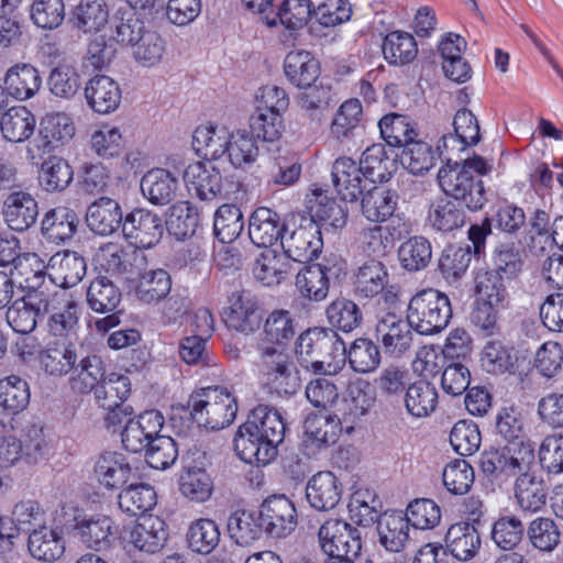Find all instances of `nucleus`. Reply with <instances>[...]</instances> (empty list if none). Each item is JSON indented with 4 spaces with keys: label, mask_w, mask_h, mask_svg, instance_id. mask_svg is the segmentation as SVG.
Returning a JSON list of instances; mask_svg holds the SVG:
<instances>
[{
    "label": "nucleus",
    "mask_w": 563,
    "mask_h": 563,
    "mask_svg": "<svg viewBox=\"0 0 563 563\" xmlns=\"http://www.w3.org/2000/svg\"><path fill=\"white\" fill-rule=\"evenodd\" d=\"M406 317L418 334H438L452 318L451 301L446 294L438 289H421L409 299Z\"/></svg>",
    "instance_id": "obj_7"
},
{
    "label": "nucleus",
    "mask_w": 563,
    "mask_h": 563,
    "mask_svg": "<svg viewBox=\"0 0 563 563\" xmlns=\"http://www.w3.org/2000/svg\"><path fill=\"white\" fill-rule=\"evenodd\" d=\"M243 228V213L238 206L224 203L214 212L213 234L221 243H231L236 240Z\"/></svg>",
    "instance_id": "obj_63"
},
{
    "label": "nucleus",
    "mask_w": 563,
    "mask_h": 563,
    "mask_svg": "<svg viewBox=\"0 0 563 563\" xmlns=\"http://www.w3.org/2000/svg\"><path fill=\"white\" fill-rule=\"evenodd\" d=\"M385 60L393 66L410 64L418 54V46L415 37L404 31L388 33L382 44Z\"/></svg>",
    "instance_id": "obj_53"
},
{
    "label": "nucleus",
    "mask_w": 563,
    "mask_h": 563,
    "mask_svg": "<svg viewBox=\"0 0 563 563\" xmlns=\"http://www.w3.org/2000/svg\"><path fill=\"white\" fill-rule=\"evenodd\" d=\"M168 532L166 523L156 516H144L130 532V542L140 551L157 553L166 544Z\"/></svg>",
    "instance_id": "obj_30"
},
{
    "label": "nucleus",
    "mask_w": 563,
    "mask_h": 563,
    "mask_svg": "<svg viewBox=\"0 0 563 563\" xmlns=\"http://www.w3.org/2000/svg\"><path fill=\"white\" fill-rule=\"evenodd\" d=\"M75 126L69 117L63 113L47 115L41 123L38 136L33 144L41 154L53 151L58 144H64L73 139Z\"/></svg>",
    "instance_id": "obj_32"
},
{
    "label": "nucleus",
    "mask_w": 563,
    "mask_h": 563,
    "mask_svg": "<svg viewBox=\"0 0 563 563\" xmlns=\"http://www.w3.org/2000/svg\"><path fill=\"white\" fill-rule=\"evenodd\" d=\"M106 376V366L101 356L88 354L74 365L70 387L77 393L87 394L95 390Z\"/></svg>",
    "instance_id": "obj_38"
},
{
    "label": "nucleus",
    "mask_w": 563,
    "mask_h": 563,
    "mask_svg": "<svg viewBox=\"0 0 563 563\" xmlns=\"http://www.w3.org/2000/svg\"><path fill=\"white\" fill-rule=\"evenodd\" d=\"M410 526L401 514H383L377 523L379 543L389 552H400L409 541Z\"/></svg>",
    "instance_id": "obj_43"
},
{
    "label": "nucleus",
    "mask_w": 563,
    "mask_h": 563,
    "mask_svg": "<svg viewBox=\"0 0 563 563\" xmlns=\"http://www.w3.org/2000/svg\"><path fill=\"white\" fill-rule=\"evenodd\" d=\"M79 222V217L73 209L58 206L45 213L41 231L48 241L58 244L74 236Z\"/></svg>",
    "instance_id": "obj_34"
},
{
    "label": "nucleus",
    "mask_w": 563,
    "mask_h": 563,
    "mask_svg": "<svg viewBox=\"0 0 563 563\" xmlns=\"http://www.w3.org/2000/svg\"><path fill=\"white\" fill-rule=\"evenodd\" d=\"M438 405L435 387L426 380H418L407 388L405 406L407 411L417 418L428 417Z\"/></svg>",
    "instance_id": "obj_60"
},
{
    "label": "nucleus",
    "mask_w": 563,
    "mask_h": 563,
    "mask_svg": "<svg viewBox=\"0 0 563 563\" xmlns=\"http://www.w3.org/2000/svg\"><path fill=\"white\" fill-rule=\"evenodd\" d=\"M354 291L366 299L380 297L387 306H395L399 301L400 287L390 283L388 268L377 260L366 261L353 275Z\"/></svg>",
    "instance_id": "obj_11"
},
{
    "label": "nucleus",
    "mask_w": 563,
    "mask_h": 563,
    "mask_svg": "<svg viewBox=\"0 0 563 563\" xmlns=\"http://www.w3.org/2000/svg\"><path fill=\"white\" fill-rule=\"evenodd\" d=\"M284 73L295 87H310L320 75V64L308 51H291L285 57Z\"/></svg>",
    "instance_id": "obj_35"
},
{
    "label": "nucleus",
    "mask_w": 563,
    "mask_h": 563,
    "mask_svg": "<svg viewBox=\"0 0 563 563\" xmlns=\"http://www.w3.org/2000/svg\"><path fill=\"white\" fill-rule=\"evenodd\" d=\"M280 245L288 261L307 264L318 257L323 246L319 224L313 217L291 214L289 230L282 236Z\"/></svg>",
    "instance_id": "obj_10"
},
{
    "label": "nucleus",
    "mask_w": 563,
    "mask_h": 563,
    "mask_svg": "<svg viewBox=\"0 0 563 563\" xmlns=\"http://www.w3.org/2000/svg\"><path fill=\"white\" fill-rule=\"evenodd\" d=\"M374 397L371 394L369 383L364 379H356L347 387V398H344L341 408V420L346 423L347 431L353 430V423L363 417L374 405Z\"/></svg>",
    "instance_id": "obj_36"
},
{
    "label": "nucleus",
    "mask_w": 563,
    "mask_h": 563,
    "mask_svg": "<svg viewBox=\"0 0 563 563\" xmlns=\"http://www.w3.org/2000/svg\"><path fill=\"white\" fill-rule=\"evenodd\" d=\"M123 221L119 202L108 197L93 201L86 212L88 228L99 235H111L122 227Z\"/></svg>",
    "instance_id": "obj_29"
},
{
    "label": "nucleus",
    "mask_w": 563,
    "mask_h": 563,
    "mask_svg": "<svg viewBox=\"0 0 563 563\" xmlns=\"http://www.w3.org/2000/svg\"><path fill=\"white\" fill-rule=\"evenodd\" d=\"M2 216L8 227L16 232L30 229L38 216L36 200L31 194L19 190L7 196L2 205Z\"/></svg>",
    "instance_id": "obj_23"
},
{
    "label": "nucleus",
    "mask_w": 563,
    "mask_h": 563,
    "mask_svg": "<svg viewBox=\"0 0 563 563\" xmlns=\"http://www.w3.org/2000/svg\"><path fill=\"white\" fill-rule=\"evenodd\" d=\"M85 98L93 112L108 114L118 109L121 102V89L109 76L96 75L86 84Z\"/></svg>",
    "instance_id": "obj_27"
},
{
    "label": "nucleus",
    "mask_w": 563,
    "mask_h": 563,
    "mask_svg": "<svg viewBox=\"0 0 563 563\" xmlns=\"http://www.w3.org/2000/svg\"><path fill=\"white\" fill-rule=\"evenodd\" d=\"M221 532L217 522L208 518L192 521L187 530L188 547L192 552L207 555L220 543Z\"/></svg>",
    "instance_id": "obj_58"
},
{
    "label": "nucleus",
    "mask_w": 563,
    "mask_h": 563,
    "mask_svg": "<svg viewBox=\"0 0 563 563\" xmlns=\"http://www.w3.org/2000/svg\"><path fill=\"white\" fill-rule=\"evenodd\" d=\"M187 408L190 419L199 428L212 431L229 427L238 412L235 397L221 386L207 387L191 394Z\"/></svg>",
    "instance_id": "obj_5"
},
{
    "label": "nucleus",
    "mask_w": 563,
    "mask_h": 563,
    "mask_svg": "<svg viewBox=\"0 0 563 563\" xmlns=\"http://www.w3.org/2000/svg\"><path fill=\"white\" fill-rule=\"evenodd\" d=\"M428 219L434 230L452 232L465 224L466 214L461 206L445 196L435 199L431 203Z\"/></svg>",
    "instance_id": "obj_51"
},
{
    "label": "nucleus",
    "mask_w": 563,
    "mask_h": 563,
    "mask_svg": "<svg viewBox=\"0 0 563 563\" xmlns=\"http://www.w3.org/2000/svg\"><path fill=\"white\" fill-rule=\"evenodd\" d=\"M319 545L327 560L358 558L362 550L361 532L340 519H329L318 532Z\"/></svg>",
    "instance_id": "obj_12"
},
{
    "label": "nucleus",
    "mask_w": 563,
    "mask_h": 563,
    "mask_svg": "<svg viewBox=\"0 0 563 563\" xmlns=\"http://www.w3.org/2000/svg\"><path fill=\"white\" fill-rule=\"evenodd\" d=\"M184 179L200 200H212L222 191V176L211 163L197 162L189 165Z\"/></svg>",
    "instance_id": "obj_31"
},
{
    "label": "nucleus",
    "mask_w": 563,
    "mask_h": 563,
    "mask_svg": "<svg viewBox=\"0 0 563 563\" xmlns=\"http://www.w3.org/2000/svg\"><path fill=\"white\" fill-rule=\"evenodd\" d=\"M291 266L284 254L266 250L256 257L253 264V275L264 286L280 284L290 273Z\"/></svg>",
    "instance_id": "obj_49"
},
{
    "label": "nucleus",
    "mask_w": 563,
    "mask_h": 563,
    "mask_svg": "<svg viewBox=\"0 0 563 563\" xmlns=\"http://www.w3.org/2000/svg\"><path fill=\"white\" fill-rule=\"evenodd\" d=\"M108 41L132 49L143 66L156 65L165 52V42L148 21L128 8H119L109 20Z\"/></svg>",
    "instance_id": "obj_3"
},
{
    "label": "nucleus",
    "mask_w": 563,
    "mask_h": 563,
    "mask_svg": "<svg viewBox=\"0 0 563 563\" xmlns=\"http://www.w3.org/2000/svg\"><path fill=\"white\" fill-rule=\"evenodd\" d=\"M230 538L241 547H249L265 532L257 511L238 510L227 523Z\"/></svg>",
    "instance_id": "obj_55"
},
{
    "label": "nucleus",
    "mask_w": 563,
    "mask_h": 563,
    "mask_svg": "<svg viewBox=\"0 0 563 563\" xmlns=\"http://www.w3.org/2000/svg\"><path fill=\"white\" fill-rule=\"evenodd\" d=\"M47 87L52 96L60 100H73L81 89V76L70 64H58L47 77Z\"/></svg>",
    "instance_id": "obj_57"
},
{
    "label": "nucleus",
    "mask_w": 563,
    "mask_h": 563,
    "mask_svg": "<svg viewBox=\"0 0 563 563\" xmlns=\"http://www.w3.org/2000/svg\"><path fill=\"white\" fill-rule=\"evenodd\" d=\"M86 298L92 311L107 314L96 322L99 331H108L119 324L120 320L114 311L121 302L122 295L112 280L104 276L95 278L87 289Z\"/></svg>",
    "instance_id": "obj_17"
},
{
    "label": "nucleus",
    "mask_w": 563,
    "mask_h": 563,
    "mask_svg": "<svg viewBox=\"0 0 563 563\" xmlns=\"http://www.w3.org/2000/svg\"><path fill=\"white\" fill-rule=\"evenodd\" d=\"M409 233V229L400 219H393L386 225H376L365 233L367 251L376 256L386 255L395 245Z\"/></svg>",
    "instance_id": "obj_56"
},
{
    "label": "nucleus",
    "mask_w": 563,
    "mask_h": 563,
    "mask_svg": "<svg viewBox=\"0 0 563 563\" xmlns=\"http://www.w3.org/2000/svg\"><path fill=\"white\" fill-rule=\"evenodd\" d=\"M123 236L137 251L155 246L164 233L162 218L146 209H134L122 223Z\"/></svg>",
    "instance_id": "obj_14"
},
{
    "label": "nucleus",
    "mask_w": 563,
    "mask_h": 563,
    "mask_svg": "<svg viewBox=\"0 0 563 563\" xmlns=\"http://www.w3.org/2000/svg\"><path fill=\"white\" fill-rule=\"evenodd\" d=\"M343 423L336 412L308 418L299 446L300 452L309 459L318 457L338 442Z\"/></svg>",
    "instance_id": "obj_13"
},
{
    "label": "nucleus",
    "mask_w": 563,
    "mask_h": 563,
    "mask_svg": "<svg viewBox=\"0 0 563 563\" xmlns=\"http://www.w3.org/2000/svg\"><path fill=\"white\" fill-rule=\"evenodd\" d=\"M75 529L84 544L96 551L110 547L113 537V522L110 517L97 515L76 519Z\"/></svg>",
    "instance_id": "obj_40"
},
{
    "label": "nucleus",
    "mask_w": 563,
    "mask_h": 563,
    "mask_svg": "<svg viewBox=\"0 0 563 563\" xmlns=\"http://www.w3.org/2000/svg\"><path fill=\"white\" fill-rule=\"evenodd\" d=\"M481 467L483 473L498 482L516 477L515 497L522 511L538 512L547 505L544 482L536 476L532 445L490 446L481 455Z\"/></svg>",
    "instance_id": "obj_1"
},
{
    "label": "nucleus",
    "mask_w": 563,
    "mask_h": 563,
    "mask_svg": "<svg viewBox=\"0 0 563 563\" xmlns=\"http://www.w3.org/2000/svg\"><path fill=\"white\" fill-rule=\"evenodd\" d=\"M341 357L349 362L354 372L361 374L374 372L382 361L379 346L368 338L355 339L349 347L345 346Z\"/></svg>",
    "instance_id": "obj_48"
},
{
    "label": "nucleus",
    "mask_w": 563,
    "mask_h": 563,
    "mask_svg": "<svg viewBox=\"0 0 563 563\" xmlns=\"http://www.w3.org/2000/svg\"><path fill=\"white\" fill-rule=\"evenodd\" d=\"M52 284L41 269L25 278L27 294L15 300L5 313L7 322L14 332L29 334L36 328L38 317L49 309L48 290Z\"/></svg>",
    "instance_id": "obj_6"
},
{
    "label": "nucleus",
    "mask_w": 563,
    "mask_h": 563,
    "mask_svg": "<svg viewBox=\"0 0 563 563\" xmlns=\"http://www.w3.org/2000/svg\"><path fill=\"white\" fill-rule=\"evenodd\" d=\"M444 541L448 552L462 562L475 558L482 545L476 526L467 521L452 525L445 533Z\"/></svg>",
    "instance_id": "obj_28"
},
{
    "label": "nucleus",
    "mask_w": 563,
    "mask_h": 563,
    "mask_svg": "<svg viewBox=\"0 0 563 563\" xmlns=\"http://www.w3.org/2000/svg\"><path fill=\"white\" fill-rule=\"evenodd\" d=\"M141 190L148 201L156 206H165L176 197L179 183L167 169L154 168L141 179Z\"/></svg>",
    "instance_id": "obj_33"
},
{
    "label": "nucleus",
    "mask_w": 563,
    "mask_h": 563,
    "mask_svg": "<svg viewBox=\"0 0 563 563\" xmlns=\"http://www.w3.org/2000/svg\"><path fill=\"white\" fill-rule=\"evenodd\" d=\"M256 139L245 130L230 132L227 155L235 168H246L253 165L258 157Z\"/></svg>",
    "instance_id": "obj_61"
},
{
    "label": "nucleus",
    "mask_w": 563,
    "mask_h": 563,
    "mask_svg": "<svg viewBox=\"0 0 563 563\" xmlns=\"http://www.w3.org/2000/svg\"><path fill=\"white\" fill-rule=\"evenodd\" d=\"M164 426L163 415L155 409L140 413L130 420L121 431L123 448L132 453L143 452Z\"/></svg>",
    "instance_id": "obj_19"
},
{
    "label": "nucleus",
    "mask_w": 563,
    "mask_h": 563,
    "mask_svg": "<svg viewBox=\"0 0 563 563\" xmlns=\"http://www.w3.org/2000/svg\"><path fill=\"white\" fill-rule=\"evenodd\" d=\"M230 131L225 126H199L192 135V146L198 155L214 161L227 154Z\"/></svg>",
    "instance_id": "obj_42"
},
{
    "label": "nucleus",
    "mask_w": 563,
    "mask_h": 563,
    "mask_svg": "<svg viewBox=\"0 0 563 563\" xmlns=\"http://www.w3.org/2000/svg\"><path fill=\"white\" fill-rule=\"evenodd\" d=\"M36 120L34 114L23 106H16L3 112L0 130L9 142H24L34 133Z\"/></svg>",
    "instance_id": "obj_46"
},
{
    "label": "nucleus",
    "mask_w": 563,
    "mask_h": 563,
    "mask_svg": "<svg viewBox=\"0 0 563 563\" xmlns=\"http://www.w3.org/2000/svg\"><path fill=\"white\" fill-rule=\"evenodd\" d=\"M225 323L238 332L250 334L261 325L258 305L250 291L235 289L228 296Z\"/></svg>",
    "instance_id": "obj_21"
},
{
    "label": "nucleus",
    "mask_w": 563,
    "mask_h": 563,
    "mask_svg": "<svg viewBox=\"0 0 563 563\" xmlns=\"http://www.w3.org/2000/svg\"><path fill=\"white\" fill-rule=\"evenodd\" d=\"M285 433L286 422L282 413L274 407L260 404L239 427L234 450L245 463L267 465L278 455L277 448L284 441Z\"/></svg>",
    "instance_id": "obj_2"
},
{
    "label": "nucleus",
    "mask_w": 563,
    "mask_h": 563,
    "mask_svg": "<svg viewBox=\"0 0 563 563\" xmlns=\"http://www.w3.org/2000/svg\"><path fill=\"white\" fill-rule=\"evenodd\" d=\"M110 18L104 0H79L70 13L74 27L84 33L99 32Z\"/></svg>",
    "instance_id": "obj_39"
},
{
    "label": "nucleus",
    "mask_w": 563,
    "mask_h": 563,
    "mask_svg": "<svg viewBox=\"0 0 563 563\" xmlns=\"http://www.w3.org/2000/svg\"><path fill=\"white\" fill-rule=\"evenodd\" d=\"M3 87L9 96L24 101L33 98L42 87L38 69L29 63H18L4 74Z\"/></svg>",
    "instance_id": "obj_26"
},
{
    "label": "nucleus",
    "mask_w": 563,
    "mask_h": 563,
    "mask_svg": "<svg viewBox=\"0 0 563 563\" xmlns=\"http://www.w3.org/2000/svg\"><path fill=\"white\" fill-rule=\"evenodd\" d=\"M118 504L129 516L143 515L156 505V493L148 484H132L119 494Z\"/></svg>",
    "instance_id": "obj_64"
},
{
    "label": "nucleus",
    "mask_w": 563,
    "mask_h": 563,
    "mask_svg": "<svg viewBox=\"0 0 563 563\" xmlns=\"http://www.w3.org/2000/svg\"><path fill=\"white\" fill-rule=\"evenodd\" d=\"M342 484L330 471L314 474L306 486V498L309 505L319 511H329L340 503Z\"/></svg>",
    "instance_id": "obj_24"
},
{
    "label": "nucleus",
    "mask_w": 563,
    "mask_h": 563,
    "mask_svg": "<svg viewBox=\"0 0 563 563\" xmlns=\"http://www.w3.org/2000/svg\"><path fill=\"white\" fill-rule=\"evenodd\" d=\"M358 165L365 181L386 183L391 177L395 161L389 157L385 145L373 144L363 152Z\"/></svg>",
    "instance_id": "obj_45"
},
{
    "label": "nucleus",
    "mask_w": 563,
    "mask_h": 563,
    "mask_svg": "<svg viewBox=\"0 0 563 563\" xmlns=\"http://www.w3.org/2000/svg\"><path fill=\"white\" fill-rule=\"evenodd\" d=\"M49 309L48 328L49 332L55 336H67L78 325L79 305L66 291H55L51 294L48 290Z\"/></svg>",
    "instance_id": "obj_22"
},
{
    "label": "nucleus",
    "mask_w": 563,
    "mask_h": 563,
    "mask_svg": "<svg viewBox=\"0 0 563 563\" xmlns=\"http://www.w3.org/2000/svg\"><path fill=\"white\" fill-rule=\"evenodd\" d=\"M288 230L289 222L271 208H256L249 219V236L257 247L273 246Z\"/></svg>",
    "instance_id": "obj_20"
},
{
    "label": "nucleus",
    "mask_w": 563,
    "mask_h": 563,
    "mask_svg": "<svg viewBox=\"0 0 563 563\" xmlns=\"http://www.w3.org/2000/svg\"><path fill=\"white\" fill-rule=\"evenodd\" d=\"M526 534L531 548L540 553L550 554L561 543V530L554 519L537 517L526 528Z\"/></svg>",
    "instance_id": "obj_50"
},
{
    "label": "nucleus",
    "mask_w": 563,
    "mask_h": 563,
    "mask_svg": "<svg viewBox=\"0 0 563 563\" xmlns=\"http://www.w3.org/2000/svg\"><path fill=\"white\" fill-rule=\"evenodd\" d=\"M179 492L187 499L205 503L211 497L213 482L206 470L201 467H185L178 479Z\"/></svg>",
    "instance_id": "obj_59"
},
{
    "label": "nucleus",
    "mask_w": 563,
    "mask_h": 563,
    "mask_svg": "<svg viewBox=\"0 0 563 563\" xmlns=\"http://www.w3.org/2000/svg\"><path fill=\"white\" fill-rule=\"evenodd\" d=\"M397 255L404 271L418 273L429 266L432 258V245L422 235L410 236L399 245Z\"/></svg>",
    "instance_id": "obj_47"
},
{
    "label": "nucleus",
    "mask_w": 563,
    "mask_h": 563,
    "mask_svg": "<svg viewBox=\"0 0 563 563\" xmlns=\"http://www.w3.org/2000/svg\"><path fill=\"white\" fill-rule=\"evenodd\" d=\"M295 352L301 367L319 374L325 362L344 354L345 343L334 329L313 328L299 335Z\"/></svg>",
    "instance_id": "obj_8"
},
{
    "label": "nucleus",
    "mask_w": 563,
    "mask_h": 563,
    "mask_svg": "<svg viewBox=\"0 0 563 563\" xmlns=\"http://www.w3.org/2000/svg\"><path fill=\"white\" fill-rule=\"evenodd\" d=\"M93 471L99 483L112 489L128 482L132 468L122 454L106 452L98 457Z\"/></svg>",
    "instance_id": "obj_44"
},
{
    "label": "nucleus",
    "mask_w": 563,
    "mask_h": 563,
    "mask_svg": "<svg viewBox=\"0 0 563 563\" xmlns=\"http://www.w3.org/2000/svg\"><path fill=\"white\" fill-rule=\"evenodd\" d=\"M331 176L333 186L343 201H356L365 189L362 168L350 157L336 158L332 165Z\"/></svg>",
    "instance_id": "obj_25"
},
{
    "label": "nucleus",
    "mask_w": 563,
    "mask_h": 563,
    "mask_svg": "<svg viewBox=\"0 0 563 563\" xmlns=\"http://www.w3.org/2000/svg\"><path fill=\"white\" fill-rule=\"evenodd\" d=\"M328 271L327 266L320 264H303L296 275V289L306 299L324 300L330 288Z\"/></svg>",
    "instance_id": "obj_41"
},
{
    "label": "nucleus",
    "mask_w": 563,
    "mask_h": 563,
    "mask_svg": "<svg viewBox=\"0 0 563 563\" xmlns=\"http://www.w3.org/2000/svg\"><path fill=\"white\" fill-rule=\"evenodd\" d=\"M134 294L137 300L145 305H154L164 300L172 290V277L163 268L140 271Z\"/></svg>",
    "instance_id": "obj_37"
},
{
    "label": "nucleus",
    "mask_w": 563,
    "mask_h": 563,
    "mask_svg": "<svg viewBox=\"0 0 563 563\" xmlns=\"http://www.w3.org/2000/svg\"><path fill=\"white\" fill-rule=\"evenodd\" d=\"M30 397L29 384L23 378L10 375L0 379V407L8 415L14 416L23 411L30 402Z\"/></svg>",
    "instance_id": "obj_62"
},
{
    "label": "nucleus",
    "mask_w": 563,
    "mask_h": 563,
    "mask_svg": "<svg viewBox=\"0 0 563 563\" xmlns=\"http://www.w3.org/2000/svg\"><path fill=\"white\" fill-rule=\"evenodd\" d=\"M397 206V195L383 187L367 189L361 201L363 216L372 222H383L393 216Z\"/></svg>",
    "instance_id": "obj_52"
},
{
    "label": "nucleus",
    "mask_w": 563,
    "mask_h": 563,
    "mask_svg": "<svg viewBox=\"0 0 563 563\" xmlns=\"http://www.w3.org/2000/svg\"><path fill=\"white\" fill-rule=\"evenodd\" d=\"M438 181L445 196L471 212L482 210L487 202L485 186L481 177L475 176L465 167H460V163H448L441 167L438 173Z\"/></svg>",
    "instance_id": "obj_9"
},
{
    "label": "nucleus",
    "mask_w": 563,
    "mask_h": 563,
    "mask_svg": "<svg viewBox=\"0 0 563 563\" xmlns=\"http://www.w3.org/2000/svg\"><path fill=\"white\" fill-rule=\"evenodd\" d=\"M27 547L33 558L45 562L59 559L65 550L60 533L56 529L45 526L30 533Z\"/></svg>",
    "instance_id": "obj_54"
},
{
    "label": "nucleus",
    "mask_w": 563,
    "mask_h": 563,
    "mask_svg": "<svg viewBox=\"0 0 563 563\" xmlns=\"http://www.w3.org/2000/svg\"><path fill=\"white\" fill-rule=\"evenodd\" d=\"M97 261L104 272L130 280L143 269L146 257L134 247L124 249L115 243H106L99 249Z\"/></svg>",
    "instance_id": "obj_18"
},
{
    "label": "nucleus",
    "mask_w": 563,
    "mask_h": 563,
    "mask_svg": "<svg viewBox=\"0 0 563 563\" xmlns=\"http://www.w3.org/2000/svg\"><path fill=\"white\" fill-rule=\"evenodd\" d=\"M257 367L264 389L279 398L295 395L301 384L290 353L285 346L257 341Z\"/></svg>",
    "instance_id": "obj_4"
},
{
    "label": "nucleus",
    "mask_w": 563,
    "mask_h": 563,
    "mask_svg": "<svg viewBox=\"0 0 563 563\" xmlns=\"http://www.w3.org/2000/svg\"><path fill=\"white\" fill-rule=\"evenodd\" d=\"M415 327L408 318H402L394 312L382 316L375 325V335L382 343L386 354L400 357L405 355L413 344Z\"/></svg>",
    "instance_id": "obj_15"
},
{
    "label": "nucleus",
    "mask_w": 563,
    "mask_h": 563,
    "mask_svg": "<svg viewBox=\"0 0 563 563\" xmlns=\"http://www.w3.org/2000/svg\"><path fill=\"white\" fill-rule=\"evenodd\" d=\"M265 533L273 538H284L297 526V511L292 501L285 495L267 497L257 511Z\"/></svg>",
    "instance_id": "obj_16"
}]
</instances>
